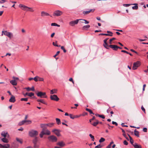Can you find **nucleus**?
<instances>
[{
	"instance_id": "64",
	"label": "nucleus",
	"mask_w": 148,
	"mask_h": 148,
	"mask_svg": "<svg viewBox=\"0 0 148 148\" xmlns=\"http://www.w3.org/2000/svg\"><path fill=\"white\" fill-rule=\"evenodd\" d=\"M123 5L124 6H125V7H128L130 5V4H123Z\"/></svg>"
},
{
	"instance_id": "48",
	"label": "nucleus",
	"mask_w": 148,
	"mask_h": 148,
	"mask_svg": "<svg viewBox=\"0 0 148 148\" xmlns=\"http://www.w3.org/2000/svg\"><path fill=\"white\" fill-rule=\"evenodd\" d=\"M60 51H58L56 53V54L53 56V57L55 58L58 54L60 53Z\"/></svg>"
},
{
	"instance_id": "19",
	"label": "nucleus",
	"mask_w": 148,
	"mask_h": 148,
	"mask_svg": "<svg viewBox=\"0 0 148 148\" xmlns=\"http://www.w3.org/2000/svg\"><path fill=\"white\" fill-rule=\"evenodd\" d=\"M133 5H135L133 6L132 7V9L133 10H137L138 8V4L137 3H134L133 4Z\"/></svg>"
},
{
	"instance_id": "32",
	"label": "nucleus",
	"mask_w": 148,
	"mask_h": 148,
	"mask_svg": "<svg viewBox=\"0 0 148 148\" xmlns=\"http://www.w3.org/2000/svg\"><path fill=\"white\" fill-rule=\"evenodd\" d=\"M40 127L42 128L43 129H47V127L46 126V125L45 124H41L40 125Z\"/></svg>"
},
{
	"instance_id": "63",
	"label": "nucleus",
	"mask_w": 148,
	"mask_h": 148,
	"mask_svg": "<svg viewBox=\"0 0 148 148\" xmlns=\"http://www.w3.org/2000/svg\"><path fill=\"white\" fill-rule=\"evenodd\" d=\"M130 51H132V52H134L136 54H138V53L137 52H136V51H134L133 49H131Z\"/></svg>"
},
{
	"instance_id": "4",
	"label": "nucleus",
	"mask_w": 148,
	"mask_h": 148,
	"mask_svg": "<svg viewBox=\"0 0 148 148\" xmlns=\"http://www.w3.org/2000/svg\"><path fill=\"white\" fill-rule=\"evenodd\" d=\"M19 7L21 8L22 10L27 11H29L30 8L25 6L22 4H20L19 5Z\"/></svg>"
},
{
	"instance_id": "54",
	"label": "nucleus",
	"mask_w": 148,
	"mask_h": 148,
	"mask_svg": "<svg viewBox=\"0 0 148 148\" xmlns=\"http://www.w3.org/2000/svg\"><path fill=\"white\" fill-rule=\"evenodd\" d=\"M81 116V115H75V116H74V119L75 118H78L79 117H80Z\"/></svg>"
},
{
	"instance_id": "14",
	"label": "nucleus",
	"mask_w": 148,
	"mask_h": 148,
	"mask_svg": "<svg viewBox=\"0 0 148 148\" xmlns=\"http://www.w3.org/2000/svg\"><path fill=\"white\" fill-rule=\"evenodd\" d=\"M109 47L112 49L113 50L116 51L117 50V46L116 45H109Z\"/></svg>"
},
{
	"instance_id": "28",
	"label": "nucleus",
	"mask_w": 148,
	"mask_h": 148,
	"mask_svg": "<svg viewBox=\"0 0 148 148\" xmlns=\"http://www.w3.org/2000/svg\"><path fill=\"white\" fill-rule=\"evenodd\" d=\"M134 134L135 136H137L138 137H139V132L136 131V129H135L134 131Z\"/></svg>"
},
{
	"instance_id": "21",
	"label": "nucleus",
	"mask_w": 148,
	"mask_h": 148,
	"mask_svg": "<svg viewBox=\"0 0 148 148\" xmlns=\"http://www.w3.org/2000/svg\"><path fill=\"white\" fill-rule=\"evenodd\" d=\"M37 101L38 102H40L42 103L47 104V103L45 102L43 99H38L37 100Z\"/></svg>"
},
{
	"instance_id": "25",
	"label": "nucleus",
	"mask_w": 148,
	"mask_h": 148,
	"mask_svg": "<svg viewBox=\"0 0 148 148\" xmlns=\"http://www.w3.org/2000/svg\"><path fill=\"white\" fill-rule=\"evenodd\" d=\"M128 136H129V138H130V142L133 145L134 144H133L134 143V140L133 139H132V138L131 137V136L129 135L128 134Z\"/></svg>"
},
{
	"instance_id": "1",
	"label": "nucleus",
	"mask_w": 148,
	"mask_h": 148,
	"mask_svg": "<svg viewBox=\"0 0 148 148\" xmlns=\"http://www.w3.org/2000/svg\"><path fill=\"white\" fill-rule=\"evenodd\" d=\"M51 134L50 131L47 129H42V131L40 134V136L41 138L43 137L44 135H50Z\"/></svg>"
},
{
	"instance_id": "45",
	"label": "nucleus",
	"mask_w": 148,
	"mask_h": 148,
	"mask_svg": "<svg viewBox=\"0 0 148 148\" xmlns=\"http://www.w3.org/2000/svg\"><path fill=\"white\" fill-rule=\"evenodd\" d=\"M34 95V94L32 92L29 93L28 96L30 97H32Z\"/></svg>"
},
{
	"instance_id": "17",
	"label": "nucleus",
	"mask_w": 148,
	"mask_h": 148,
	"mask_svg": "<svg viewBox=\"0 0 148 148\" xmlns=\"http://www.w3.org/2000/svg\"><path fill=\"white\" fill-rule=\"evenodd\" d=\"M49 14L46 12H41V16H49Z\"/></svg>"
},
{
	"instance_id": "52",
	"label": "nucleus",
	"mask_w": 148,
	"mask_h": 148,
	"mask_svg": "<svg viewBox=\"0 0 148 148\" xmlns=\"http://www.w3.org/2000/svg\"><path fill=\"white\" fill-rule=\"evenodd\" d=\"M123 144L125 145H127L128 144V143L126 140H125L123 142Z\"/></svg>"
},
{
	"instance_id": "57",
	"label": "nucleus",
	"mask_w": 148,
	"mask_h": 148,
	"mask_svg": "<svg viewBox=\"0 0 148 148\" xmlns=\"http://www.w3.org/2000/svg\"><path fill=\"white\" fill-rule=\"evenodd\" d=\"M112 123L113 124L115 125L116 126H117L118 125L117 123L113 121H112Z\"/></svg>"
},
{
	"instance_id": "9",
	"label": "nucleus",
	"mask_w": 148,
	"mask_h": 148,
	"mask_svg": "<svg viewBox=\"0 0 148 148\" xmlns=\"http://www.w3.org/2000/svg\"><path fill=\"white\" fill-rule=\"evenodd\" d=\"M48 138L49 140L53 142L56 141L57 140L56 137L53 135L49 136L48 137Z\"/></svg>"
},
{
	"instance_id": "53",
	"label": "nucleus",
	"mask_w": 148,
	"mask_h": 148,
	"mask_svg": "<svg viewBox=\"0 0 148 148\" xmlns=\"http://www.w3.org/2000/svg\"><path fill=\"white\" fill-rule=\"evenodd\" d=\"M54 124V123H49V127H51Z\"/></svg>"
},
{
	"instance_id": "16",
	"label": "nucleus",
	"mask_w": 148,
	"mask_h": 148,
	"mask_svg": "<svg viewBox=\"0 0 148 148\" xmlns=\"http://www.w3.org/2000/svg\"><path fill=\"white\" fill-rule=\"evenodd\" d=\"M25 89H26L28 91H29L30 90L34 91L35 90L34 87L33 86L31 88H30L29 87L25 88Z\"/></svg>"
},
{
	"instance_id": "5",
	"label": "nucleus",
	"mask_w": 148,
	"mask_h": 148,
	"mask_svg": "<svg viewBox=\"0 0 148 148\" xmlns=\"http://www.w3.org/2000/svg\"><path fill=\"white\" fill-rule=\"evenodd\" d=\"M2 33H3L4 35L8 36L10 38H11V37L12 36V34L11 33L8 32L7 31H3Z\"/></svg>"
},
{
	"instance_id": "61",
	"label": "nucleus",
	"mask_w": 148,
	"mask_h": 148,
	"mask_svg": "<svg viewBox=\"0 0 148 148\" xmlns=\"http://www.w3.org/2000/svg\"><path fill=\"white\" fill-rule=\"evenodd\" d=\"M53 45L54 46L58 47H60L61 46L60 45H54V42H53Z\"/></svg>"
},
{
	"instance_id": "26",
	"label": "nucleus",
	"mask_w": 148,
	"mask_h": 148,
	"mask_svg": "<svg viewBox=\"0 0 148 148\" xmlns=\"http://www.w3.org/2000/svg\"><path fill=\"white\" fill-rule=\"evenodd\" d=\"M90 27V26L89 25H86L82 27V29H87L89 28Z\"/></svg>"
},
{
	"instance_id": "41",
	"label": "nucleus",
	"mask_w": 148,
	"mask_h": 148,
	"mask_svg": "<svg viewBox=\"0 0 148 148\" xmlns=\"http://www.w3.org/2000/svg\"><path fill=\"white\" fill-rule=\"evenodd\" d=\"M21 101H28V98H22L21 99Z\"/></svg>"
},
{
	"instance_id": "37",
	"label": "nucleus",
	"mask_w": 148,
	"mask_h": 148,
	"mask_svg": "<svg viewBox=\"0 0 148 148\" xmlns=\"http://www.w3.org/2000/svg\"><path fill=\"white\" fill-rule=\"evenodd\" d=\"M105 139L103 138H101L99 140V142L100 143H102L105 140Z\"/></svg>"
},
{
	"instance_id": "2",
	"label": "nucleus",
	"mask_w": 148,
	"mask_h": 148,
	"mask_svg": "<svg viewBox=\"0 0 148 148\" xmlns=\"http://www.w3.org/2000/svg\"><path fill=\"white\" fill-rule=\"evenodd\" d=\"M36 94L38 97L40 98H47V96L46 95V93L45 92L40 91L36 93Z\"/></svg>"
},
{
	"instance_id": "23",
	"label": "nucleus",
	"mask_w": 148,
	"mask_h": 148,
	"mask_svg": "<svg viewBox=\"0 0 148 148\" xmlns=\"http://www.w3.org/2000/svg\"><path fill=\"white\" fill-rule=\"evenodd\" d=\"M96 122H94L93 123H91V124L94 126H96L99 123V121L97 120H95Z\"/></svg>"
},
{
	"instance_id": "18",
	"label": "nucleus",
	"mask_w": 148,
	"mask_h": 148,
	"mask_svg": "<svg viewBox=\"0 0 148 148\" xmlns=\"http://www.w3.org/2000/svg\"><path fill=\"white\" fill-rule=\"evenodd\" d=\"M57 90L56 89H53L51 90L50 91V93L51 94H56L57 93Z\"/></svg>"
},
{
	"instance_id": "12",
	"label": "nucleus",
	"mask_w": 148,
	"mask_h": 148,
	"mask_svg": "<svg viewBox=\"0 0 148 148\" xmlns=\"http://www.w3.org/2000/svg\"><path fill=\"white\" fill-rule=\"evenodd\" d=\"M60 130L56 129H54L52 131L53 132H54L58 136H60Z\"/></svg>"
},
{
	"instance_id": "33",
	"label": "nucleus",
	"mask_w": 148,
	"mask_h": 148,
	"mask_svg": "<svg viewBox=\"0 0 148 148\" xmlns=\"http://www.w3.org/2000/svg\"><path fill=\"white\" fill-rule=\"evenodd\" d=\"M16 139L17 141L19 142L21 144L22 143L23 141H22L21 139L19 138H16Z\"/></svg>"
},
{
	"instance_id": "38",
	"label": "nucleus",
	"mask_w": 148,
	"mask_h": 148,
	"mask_svg": "<svg viewBox=\"0 0 148 148\" xmlns=\"http://www.w3.org/2000/svg\"><path fill=\"white\" fill-rule=\"evenodd\" d=\"M79 20L84 21L85 24H88L89 23V22L87 21L86 20L83 19H79Z\"/></svg>"
},
{
	"instance_id": "6",
	"label": "nucleus",
	"mask_w": 148,
	"mask_h": 148,
	"mask_svg": "<svg viewBox=\"0 0 148 148\" xmlns=\"http://www.w3.org/2000/svg\"><path fill=\"white\" fill-rule=\"evenodd\" d=\"M50 98L51 100L56 101H58L59 99L58 96L55 95H50Z\"/></svg>"
},
{
	"instance_id": "30",
	"label": "nucleus",
	"mask_w": 148,
	"mask_h": 148,
	"mask_svg": "<svg viewBox=\"0 0 148 148\" xmlns=\"http://www.w3.org/2000/svg\"><path fill=\"white\" fill-rule=\"evenodd\" d=\"M7 134H8L7 132H2L1 134L2 136H3L4 138L6 137Z\"/></svg>"
},
{
	"instance_id": "35",
	"label": "nucleus",
	"mask_w": 148,
	"mask_h": 148,
	"mask_svg": "<svg viewBox=\"0 0 148 148\" xmlns=\"http://www.w3.org/2000/svg\"><path fill=\"white\" fill-rule=\"evenodd\" d=\"M56 123L58 124L59 125V124H60L61 121H60V119L57 118L56 119Z\"/></svg>"
},
{
	"instance_id": "43",
	"label": "nucleus",
	"mask_w": 148,
	"mask_h": 148,
	"mask_svg": "<svg viewBox=\"0 0 148 148\" xmlns=\"http://www.w3.org/2000/svg\"><path fill=\"white\" fill-rule=\"evenodd\" d=\"M38 78H39V77L38 76H36L34 77V78L33 79L36 82H37L38 81Z\"/></svg>"
},
{
	"instance_id": "36",
	"label": "nucleus",
	"mask_w": 148,
	"mask_h": 148,
	"mask_svg": "<svg viewBox=\"0 0 148 148\" xmlns=\"http://www.w3.org/2000/svg\"><path fill=\"white\" fill-rule=\"evenodd\" d=\"M51 25L52 26H56L58 27H60V25H58L56 23H52L51 24Z\"/></svg>"
},
{
	"instance_id": "56",
	"label": "nucleus",
	"mask_w": 148,
	"mask_h": 148,
	"mask_svg": "<svg viewBox=\"0 0 148 148\" xmlns=\"http://www.w3.org/2000/svg\"><path fill=\"white\" fill-rule=\"evenodd\" d=\"M143 131L144 132H146L147 131V129L146 127H145L143 128Z\"/></svg>"
},
{
	"instance_id": "20",
	"label": "nucleus",
	"mask_w": 148,
	"mask_h": 148,
	"mask_svg": "<svg viewBox=\"0 0 148 148\" xmlns=\"http://www.w3.org/2000/svg\"><path fill=\"white\" fill-rule=\"evenodd\" d=\"M10 83L13 85L15 86L17 85V82L15 80H12L10 81Z\"/></svg>"
},
{
	"instance_id": "51",
	"label": "nucleus",
	"mask_w": 148,
	"mask_h": 148,
	"mask_svg": "<svg viewBox=\"0 0 148 148\" xmlns=\"http://www.w3.org/2000/svg\"><path fill=\"white\" fill-rule=\"evenodd\" d=\"M141 108L142 110L145 113V109L143 107V106H141Z\"/></svg>"
},
{
	"instance_id": "11",
	"label": "nucleus",
	"mask_w": 148,
	"mask_h": 148,
	"mask_svg": "<svg viewBox=\"0 0 148 148\" xmlns=\"http://www.w3.org/2000/svg\"><path fill=\"white\" fill-rule=\"evenodd\" d=\"M79 20V19H77L75 21H71L69 23V25L72 26H73L77 24Z\"/></svg>"
},
{
	"instance_id": "22",
	"label": "nucleus",
	"mask_w": 148,
	"mask_h": 148,
	"mask_svg": "<svg viewBox=\"0 0 148 148\" xmlns=\"http://www.w3.org/2000/svg\"><path fill=\"white\" fill-rule=\"evenodd\" d=\"M103 45L104 47L107 49H109V48L110 47L109 45H108L107 42L104 43Z\"/></svg>"
},
{
	"instance_id": "46",
	"label": "nucleus",
	"mask_w": 148,
	"mask_h": 148,
	"mask_svg": "<svg viewBox=\"0 0 148 148\" xmlns=\"http://www.w3.org/2000/svg\"><path fill=\"white\" fill-rule=\"evenodd\" d=\"M69 116H70V118L71 119H74V116L72 114H69Z\"/></svg>"
},
{
	"instance_id": "50",
	"label": "nucleus",
	"mask_w": 148,
	"mask_h": 148,
	"mask_svg": "<svg viewBox=\"0 0 148 148\" xmlns=\"http://www.w3.org/2000/svg\"><path fill=\"white\" fill-rule=\"evenodd\" d=\"M38 79H39V81H44V79L43 78H41L39 77Z\"/></svg>"
},
{
	"instance_id": "7",
	"label": "nucleus",
	"mask_w": 148,
	"mask_h": 148,
	"mask_svg": "<svg viewBox=\"0 0 148 148\" xmlns=\"http://www.w3.org/2000/svg\"><path fill=\"white\" fill-rule=\"evenodd\" d=\"M140 65V62L138 61L136 62H134L133 64L132 69L133 70H136Z\"/></svg>"
},
{
	"instance_id": "59",
	"label": "nucleus",
	"mask_w": 148,
	"mask_h": 148,
	"mask_svg": "<svg viewBox=\"0 0 148 148\" xmlns=\"http://www.w3.org/2000/svg\"><path fill=\"white\" fill-rule=\"evenodd\" d=\"M99 117H101L103 119H104L105 118L104 116L103 115H100Z\"/></svg>"
},
{
	"instance_id": "62",
	"label": "nucleus",
	"mask_w": 148,
	"mask_h": 148,
	"mask_svg": "<svg viewBox=\"0 0 148 148\" xmlns=\"http://www.w3.org/2000/svg\"><path fill=\"white\" fill-rule=\"evenodd\" d=\"M121 52L126 53L127 54L129 53L125 50H122L121 51Z\"/></svg>"
},
{
	"instance_id": "49",
	"label": "nucleus",
	"mask_w": 148,
	"mask_h": 148,
	"mask_svg": "<svg viewBox=\"0 0 148 148\" xmlns=\"http://www.w3.org/2000/svg\"><path fill=\"white\" fill-rule=\"evenodd\" d=\"M101 145L100 144H99L98 145L96 146L95 148H101Z\"/></svg>"
},
{
	"instance_id": "3",
	"label": "nucleus",
	"mask_w": 148,
	"mask_h": 148,
	"mask_svg": "<svg viewBox=\"0 0 148 148\" xmlns=\"http://www.w3.org/2000/svg\"><path fill=\"white\" fill-rule=\"evenodd\" d=\"M38 134V132L36 130H32L29 132V135L31 137H34Z\"/></svg>"
},
{
	"instance_id": "58",
	"label": "nucleus",
	"mask_w": 148,
	"mask_h": 148,
	"mask_svg": "<svg viewBox=\"0 0 148 148\" xmlns=\"http://www.w3.org/2000/svg\"><path fill=\"white\" fill-rule=\"evenodd\" d=\"M95 119V116H93L92 119H90L89 122H91L92 121Z\"/></svg>"
},
{
	"instance_id": "15",
	"label": "nucleus",
	"mask_w": 148,
	"mask_h": 148,
	"mask_svg": "<svg viewBox=\"0 0 148 148\" xmlns=\"http://www.w3.org/2000/svg\"><path fill=\"white\" fill-rule=\"evenodd\" d=\"M16 101L15 97L13 95H12L11 98L9 100V101L11 102L14 103Z\"/></svg>"
},
{
	"instance_id": "39",
	"label": "nucleus",
	"mask_w": 148,
	"mask_h": 148,
	"mask_svg": "<svg viewBox=\"0 0 148 148\" xmlns=\"http://www.w3.org/2000/svg\"><path fill=\"white\" fill-rule=\"evenodd\" d=\"M116 38H111L110 39V42H109V44H112V41L114 40H115Z\"/></svg>"
},
{
	"instance_id": "55",
	"label": "nucleus",
	"mask_w": 148,
	"mask_h": 148,
	"mask_svg": "<svg viewBox=\"0 0 148 148\" xmlns=\"http://www.w3.org/2000/svg\"><path fill=\"white\" fill-rule=\"evenodd\" d=\"M12 78L14 79V80H15L19 79L17 77H15L14 76H13L12 77Z\"/></svg>"
},
{
	"instance_id": "24",
	"label": "nucleus",
	"mask_w": 148,
	"mask_h": 148,
	"mask_svg": "<svg viewBox=\"0 0 148 148\" xmlns=\"http://www.w3.org/2000/svg\"><path fill=\"white\" fill-rule=\"evenodd\" d=\"M133 145L135 148H141L140 145H138L136 143H135L134 145Z\"/></svg>"
},
{
	"instance_id": "8",
	"label": "nucleus",
	"mask_w": 148,
	"mask_h": 148,
	"mask_svg": "<svg viewBox=\"0 0 148 148\" xmlns=\"http://www.w3.org/2000/svg\"><path fill=\"white\" fill-rule=\"evenodd\" d=\"M63 13L61 11L59 10L55 11L53 13V15L56 16H59L61 15Z\"/></svg>"
},
{
	"instance_id": "13",
	"label": "nucleus",
	"mask_w": 148,
	"mask_h": 148,
	"mask_svg": "<svg viewBox=\"0 0 148 148\" xmlns=\"http://www.w3.org/2000/svg\"><path fill=\"white\" fill-rule=\"evenodd\" d=\"M57 144L60 147H63L65 145V143L63 141H60L58 142Z\"/></svg>"
},
{
	"instance_id": "27",
	"label": "nucleus",
	"mask_w": 148,
	"mask_h": 148,
	"mask_svg": "<svg viewBox=\"0 0 148 148\" xmlns=\"http://www.w3.org/2000/svg\"><path fill=\"white\" fill-rule=\"evenodd\" d=\"M1 140L4 143H8V140L5 138H2Z\"/></svg>"
},
{
	"instance_id": "34",
	"label": "nucleus",
	"mask_w": 148,
	"mask_h": 148,
	"mask_svg": "<svg viewBox=\"0 0 148 148\" xmlns=\"http://www.w3.org/2000/svg\"><path fill=\"white\" fill-rule=\"evenodd\" d=\"M86 110L90 114H94L93 113L92 111L90 110V109L86 108Z\"/></svg>"
},
{
	"instance_id": "60",
	"label": "nucleus",
	"mask_w": 148,
	"mask_h": 148,
	"mask_svg": "<svg viewBox=\"0 0 148 148\" xmlns=\"http://www.w3.org/2000/svg\"><path fill=\"white\" fill-rule=\"evenodd\" d=\"M99 35H105V36H108V34H99Z\"/></svg>"
},
{
	"instance_id": "40",
	"label": "nucleus",
	"mask_w": 148,
	"mask_h": 148,
	"mask_svg": "<svg viewBox=\"0 0 148 148\" xmlns=\"http://www.w3.org/2000/svg\"><path fill=\"white\" fill-rule=\"evenodd\" d=\"M89 136L92 139V141H94V136H92L91 134H89Z\"/></svg>"
},
{
	"instance_id": "42",
	"label": "nucleus",
	"mask_w": 148,
	"mask_h": 148,
	"mask_svg": "<svg viewBox=\"0 0 148 148\" xmlns=\"http://www.w3.org/2000/svg\"><path fill=\"white\" fill-rule=\"evenodd\" d=\"M24 120L25 121V123H28L27 124H30L32 123L31 121L30 120Z\"/></svg>"
},
{
	"instance_id": "47",
	"label": "nucleus",
	"mask_w": 148,
	"mask_h": 148,
	"mask_svg": "<svg viewBox=\"0 0 148 148\" xmlns=\"http://www.w3.org/2000/svg\"><path fill=\"white\" fill-rule=\"evenodd\" d=\"M113 143H113V141L111 142L110 143V145H108L107 147V148H110V147H111V145Z\"/></svg>"
},
{
	"instance_id": "31",
	"label": "nucleus",
	"mask_w": 148,
	"mask_h": 148,
	"mask_svg": "<svg viewBox=\"0 0 148 148\" xmlns=\"http://www.w3.org/2000/svg\"><path fill=\"white\" fill-rule=\"evenodd\" d=\"M10 145L9 144H7L3 145V148H6L7 147H10Z\"/></svg>"
},
{
	"instance_id": "44",
	"label": "nucleus",
	"mask_w": 148,
	"mask_h": 148,
	"mask_svg": "<svg viewBox=\"0 0 148 148\" xmlns=\"http://www.w3.org/2000/svg\"><path fill=\"white\" fill-rule=\"evenodd\" d=\"M61 49L63 50L64 53H66V51L65 49L64 46H61Z\"/></svg>"
},
{
	"instance_id": "29",
	"label": "nucleus",
	"mask_w": 148,
	"mask_h": 148,
	"mask_svg": "<svg viewBox=\"0 0 148 148\" xmlns=\"http://www.w3.org/2000/svg\"><path fill=\"white\" fill-rule=\"evenodd\" d=\"M25 121L23 120L19 122L18 123V125L19 126H21L24 124L25 123Z\"/></svg>"
},
{
	"instance_id": "10",
	"label": "nucleus",
	"mask_w": 148,
	"mask_h": 148,
	"mask_svg": "<svg viewBox=\"0 0 148 148\" xmlns=\"http://www.w3.org/2000/svg\"><path fill=\"white\" fill-rule=\"evenodd\" d=\"M95 10V9H90V10H88V11H83L82 12V13L84 15H86V14H89L90 12H93Z\"/></svg>"
}]
</instances>
